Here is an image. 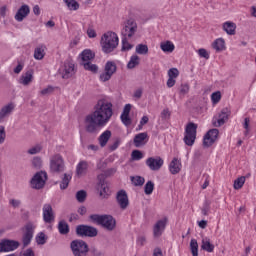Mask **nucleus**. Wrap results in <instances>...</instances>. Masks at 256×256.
Instances as JSON below:
<instances>
[{
	"label": "nucleus",
	"mask_w": 256,
	"mask_h": 256,
	"mask_svg": "<svg viewBox=\"0 0 256 256\" xmlns=\"http://www.w3.org/2000/svg\"><path fill=\"white\" fill-rule=\"evenodd\" d=\"M36 243L37 245H45L47 243V235L43 232L38 233L36 235Z\"/></svg>",
	"instance_id": "nucleus-41"
},
{
	"label": "nucleus",
	"mask_w": 256,
	"mask_h": 256,
	"mask_svg": "<svg viewBox=\"0 0 256 256\" xmlns=\"http://www.w3.org/2000/svg\"><path fill=\"white\" fill-rule=\"evenodd\" d=\"M116 199L121 209L129 207V197L127 196V192H125V190H120L117 193Z\"/></svg>",
	"instance_id": "nucleus-21"
},
{
	"label": "nucleus",
	"mask_w": 256,
	"mask_h": 256,
	"mask_svg": "<svg viewBox=\"0 0 256 256\" xmlns=\"http://www.w3.org/2000/svg\"><path fill=\"white\" fill-rule=\"evenodd\" d=\"M164 161L161 157H149L146 160V165L149 167L150 171H159L163 167Z\"/></svg>",
	"instance_id": "nucleus-18"
},
{
	"label": "nucleus",
	"mask_w": 256,
	"mask_h": 256,
	"mask_svg": "<svg viewBox=\"0 0 256 256\" xmlns=\"http://www.w3.org/2000/svg\"><path fill=\"white\" fill-rule=\"evenodd\" d=\"M20 85H24L27 87L30 83H33V72L27 71L24 75H22L19 79Z\"/></svg>",
	"instance_id": "nucleus-27"
},
{
	"label": "nucleus",
	"mask_w": 256,
	"mask_h": 256,
	"mask_svg": "<svg viewBox=\"0 0 256 256\" xmlns=\"http://www.w3.org/2000/svg\"><path fill=\"white\" fill-rule=\"evenodd\" d=\"M246 179L247 178L245 176H241V177L237 178L234 181V185H233L234 189H236V190L241 189L243 187V185H245V180Z\"/></svg>",
	"instance_id": "nucleus-42"
},
{
	"label": "nucleus",
	"mask_w": 256,
	"mask_h": 256,
	"mask_svg": "<svg viewBox=\"0 0 256 256\" xmlns=\"http://www.w3.org/2000/svg\"><path fill=\"white\" fill-rule=\"evenodd\" d=\"M180 93H182V95L189 93V85L182 84L180 87Z\"/></svg>",
	"instance_id": "nucleus-60"
},
{
	"label": "nucleus",
	"mask_w": 256,
	"mask_h": 256,
	"mask_svg": "<svg viewBox=\"0 0 256 256\" xmlns=\"http://www.w3.org/2000/svg\"><path fill=\"white\" fill-rule=\"evenodd\" d=\"M113 117V104L108 100H98L94 107V112L87 115L84 120V125L87 133L97 135L101 127H105Z\"/></svg>",
	"instance_id": "nucleus-1"
},
{
	"label": "nucleus",
	"mask_w": 256,
	"mask_h": 256,
	"mask_svg": "<svg viewBox=\"0 0 256 256\" xmlns=\"http://www.w3.org/2000/svg\"><path fill=\"white\" fill-rule=\"evenodd\" d=\"M210 209H211V202L206 200L202 207V215H209Z\"/></svg>",
	"instance_id": "nucleus-52"
},
{
	"label": "nucleus",
	"mask_w": 256,
	"mask_h": 256,
	"mask_svg": "<svg viewBox=\"0 0 256 256\" xmlns=\"http://www.w3.org/2000/svg\"><path fill=\"white\" fill-rule=\"evenodd\" d=\"M10 205H12V207L17 209V207L21 206V200L11 199L10 200Z\"/></svg>",
	"instance_id": "nucleus-61"
},
{
	"label": "nucleus",
	"mask_w": 256,
	"mask_h": 256,
	"mask_svg": "<svg viewBox=\"0 0 256 256\" xmlns=\"http://www.w3.org/2000/svg\"><path fill=\"white\" fill-rule=\"evenodd\" d=\"M43 221L46 223H53L55 221V213L51 204H44L43 208Z\"/></svg>",
	"instance_id": "nucleus-19"
},
{
	"label": "nucleus",
	"mask_w": 256,
	"mask_h": 256,
	"mask_svg": "<svg viewBox=\"0 0 256 256\" xmlns=\"http://www.w3.org/2000/svg\"><path fill=\"white\" fill-rule=\"evenodd\" d=\"M127 39L129 38L127 37L122 38V51H131V48L133 47V45L129 43V40Z\"/></svg>",
	"instance_id": "nucleus-46"
},
{
	"label": "nucleus",
	"mask_w": 256,
	"mask_h": 256,
	"mask_svg": "<svg viewBox=\"0 0 256 256\" xmlns=\"http://www.w3.org/2000/svg\"><path fill=\"white\" fill-rule=\"evenodd\" d=\"M98 189L100 191L101 197H105V195H109V186H107V184H102L98 186Z\"/></svg>",
	"instance_id": "nucleus-48"
},
{
	"label": "nucleus",
	"mask_w": 256,
	"mask_h": 256,
	"mask_svg": "<svg viewBox=\"0 0 256 256\" xmlns=\"http://www.w3.org/2000/svg\"><path fill=\"white\" fill-rule=\"evenodd\" d=\"M13 109H15V104L9 103L1 108L0 110V121H4L6 117H9L11 113H13Z\"/></svg>",
	"instance_id": "nucleus-22"
},
{
	"label": "nucleus",
	"mask_w": 256,
	"mask_h": 256,
	"mask_svg": "<svg viewBox=\"0 0 256 256\" xmlns=\"http://www.w3.org/2000/svg\"><path fill=\"white\" fill-rule=\"evenodd\" d=\"M153 256H163V251L161 250V248H155Z\"/></svg>",
	"instance_id": "nucleus-64"
},
{
	"label": "nucleus",
	"mask_w": 256,
	"mask_h": 256,
	"mask_svg": "<svg viewBox=\"0 0 256 256\" xmlns=\"http://www.w3.org/2000/svg\"><path fill=\"white\" fill-rule=\"evenodd\" d=\"M87 169H89V164L87 161H80L76 167V175H78V177L87 175Z\"/></svg>",
	"instance_id": "nucleus-25"
},
{
	"label": "nucleus",
	"mask_w": 256,
	"mask_h": 256,
	"mask_svg": "<svg viewBox=\"0 0 256 256\" xmlns=\"http://www.w3.org/2000/svg\"><path fill=\"white\" fill-rule=\"evenodd\" d=\"M211 100L213 103H219V101H221V92L212 93Z\"/></svg>",
	"instance_id": "nucleus-54"
},
{
	"label": "nucleus",
	"mask_w": 256,
	"mask_h": 256,
	"mask_svg": "<svg viewBox=\"0 0 256 256\" xmlns=\"http://www.w3.org/2000/svg\"><path fill=\"white\" fill-rule=\"evenodd\" d=\"M229 119V109L223 108L221 112L219 113L218 117H214L212 120V123L214 127H221L222 125H225Z\"/></svg>",
	"instance_id": "nucleus-17"
},
{
	"label": "nucleus",
	"mask_w": 256,
	"mask_h": 256,
	"mask_svg": "<svg viewBox=\"0 0 256 256\" xmlns=\"http://www.w3.org/2000/svg\"><path fill=\"white\" fill-rule=\"evenodd\" d=\"M71 179H73V176L69 173H65L62 177V181L60 182V189L64 191L69 187V183H71Z\"/></svg>",
	"instance_id": "nucleus-32"
},
{
	"label": "nucleus",
	"mask_w": 256,
	"mask_h": 256,
	"mask_svg": "<svg viewBox=\"0 0 256 256\" xmlns=\"http://www.w3.org/2000/svg\"><path fill=\"white\" fill-rule=\"evenodd\" d=\"M160 117L163 121H168V119L171 118V112L169 111V108L164 109L161 112Z\"/></svg>",
	"instance_id": "nucleus-53"
},
{
	"label": "nucleus",
	"mask_w": 256,
	"mask_h": 256,
	"mask_svg": "<svg viewBox=\"0 0 256 256\" xmlns=\"http://www.w3.org/2000/svg\"><path fill=\"white\" fill-rule=\"evenodd\" d=\"M121 145V139L117 138L112 145H110V151H115Z\"/></svg>",
	"instance_id": "nucleus-59"
},
{
	"label": "nucleus",
	"mask_w": 256,
	"mask_h": 256,
	"mask_svg": "<svg viewBox=\"0 0 256 256\" xmlns=\"http://www.w3.org/2000/svg\"><path fill=\"white\" fill-rule=\"evenodd\" d=\"M190 250H191L192 256H199V244L197 243V240L191 239Z\"/></svg>",
	"instance_id": "nucleus-38"
},
{
	"label": "nucleus",
	"mask_w": 256,
	"mask_h": 256,
	"mask_svg": "<svg viewBox=\"0 0 256 256\" xmlns=\"http://www.w3.org/2000/svg\"><path fill=\"white\" fill-rule=\"evenodd\" d=\"M131 181L135 187H141L145 184V178L141 176H132Z\"/></svg>",
	"instance_id": "nucleus-40"
},
{
	"label": "nucleus",
	"mask_w": 256,
	"mask_h": 256,
	"mask_svg": "<svg viewBox=\"0 0 256 256\" xmlns=\"http://www.w3.org/2000/svg\"><path fill=\"white\" fill-rule=\"evenodd\" d=\"M65 171V160L60 154H54L50 157V173L59 175Z\"/></svg>",
	"instance_id": "nucleus-5"
},
{
	"label": "nucleus",
	"mask_w": 256,
	"mask_h": 256,
	"mask_svg": "<svg viewBox=\"0 0 256 256\" xmlns=\"http://www.w3.org/2000/svg\"><path fill=\"white\" fill-rule=\"evenodd\" d=\"M91 221L97 223V225H101L106 231H113L117 225V221L111 215H99V214H92L90 215Z\"/></svg>",
	"instance_id": "nucleus-3"
},
{
	"label": "nucleus",
	"mask_w": 256,
	"mask_h": 256,
	"mask_svg": "<svg viewBox=\"0 0 256 256\" xmlns=\"http://www.w3.org/2000/svg\"><path fill=\"white\" fill-rule=\"evenodd\" d=\"M133 161H141L143 159V153L139 150H134L131 155Z\"/></svg>",
	"instance_id": "nucleus-51"
},
{
	"label": "nucleus",
	"mask_w": 256,
	"mask_h": 256,
	"mask_svg": "<svg viewBox=\"0 0 256 256\" xmlns=\"http://www.w3.org/2000/svg\"><path fill=\"white\" fill-rule=\"evenodd\" d=\"M45 49H47V47L43 44L36 47L34 50V59L37 61L43 60L45 58Z\"/></svg>",
	"instance_id": "nucleus-26"
},
{
	"label": "nucleus",
	"mask_w": 256,
	"mask_h": 256,
	"mask_svg": "<svg viewBox=\"0 0 256 256\" xmlns=\"http://www.w3.org/2000/svg\"><path fill=\"white\" fill-rule=\"evenodd\" d=\"M147 242V239L145 238V236H140L137 239V243L138 245H140L141 247H143V245H145V243Z\"/></svg>",
	"instance_id": "nucleus-63"
},
{
	"label": "nucleus",
	"mask_w": 256,
	"mask_h": 256,
	"mask_svg": "<svg viewBox=\"0 0 256 256\" xmlns=\"http://www.w3.org/2000/svg\"><path fill=\"white\" fill-rule=\"evenodd\" d=\"M87 35L90 39H95V37H97V32H95V29H93V27H89L87 29Z\"/></svg>",
	"instance_id": "nucleus-58"
},
{
	"label": "nucleus",
	"mask_w": 256,
	"mask_h": 256,
	"mask_svg": "<svg viewBox=\"0 0 256 256\" xmlns=\"http://www.w3.org/2000/svg\"><path fill=\"white\" fill-rule=\"evenodd\" d=\"M35 229H37V224L34 222H28L24 226L22 235V243L24 247L30 245L33 240V235L35 234Z\"/></svg>",
	"instance_id": "nucleus-7"
},
{
	"label": "nucleus",
	"mask_w": 256,
	"mask_h": 256,
	"mask_svg": "<svg viewBox=\"0 0 256 256\" xmlns=\"http://www.w3.org/2000/svg\"><path fill=\"white\" fill-rule=\"evenodd\" d=\"M70 248L74 256H87V253H89V245L83 240L72 241Z\"/></svg>",
	"instance_id": "nucleus-6"
},
{
	"label": "nucleus",
	"mask_w": 256,
	"mask_h": 256,
	"mask_svg": "<svg viewBox=\"0 0 256 256\" xmlns=\"http://www.w3.org/2000/svg\"><path fill=\"white\" fill-rule=\"evenodd\" d=\"M136 53L138 55H147V53H149V46H147L146 44L136 45Z\"/></svg>",
	"instance_id": "nucleus-39"
},
{
	"label": "nucleus",
	"mask_w": 256,
	"mask_h": 256,
	"mask_svg": "<svg viewBox=\"0 0 256 256\" xmlns=\"http://www.w3.org/2000/svg\"><path fill=\"white\" fill-rule=\"evenodd\" d=\"M81 65H83L86 71H91L92 73H97L99 71V67L95 64H92V59H95V53L91 50H84L81 55Z\"/></svg>",
	"instance_id": "nucleus-4"
},
{
	"label": "nucleus",
	"mask_w": 256,
	"mask_h": 256,
	"mask_svg": "<svg viewBox=\"0 0 256 256\" xmlns=\"http://www.w3.org/2000/svg\"><path fill=\"white\" fill-rule=\"evenodd\" d=\"M251 123V120L249 118L244 119L243 127L245 129L244 136L247 137L249 135V131H251V128H249V125Z\"/></svg>",
	"instance_id": "nucleus-50"
},
{
	"label": "nucleus",
	"mask_w": 256,
	"mask_h": 256,
	"mask_svg": "<svg viewBox=\"0 0 256 256\" xmlns=\"http://www.w3.org/2000/svg\"><path fill=\"white\" fill-rule=\"evenodd\" d=\"M141 63V58L137 54H134L130 57V60L127 64V69H135Z\"/></svg>",
	"instance_id": "nucleus-31"
},
{
	"label": "nucleus",
	"mask_w": 256,
	"mask_h": 256,
	"mask_svg": "<svg viewBox=\"0 0 256 256\" xmlns=\"http://www.w3.org/2000/svg\"><path fill=\"white\" fill-rule=\"evenodd\" d=\"M47 182V172H37L30 181L32 189H43Z\"/></svg>",
	"instance_id": "nucleus-11"
},
{
	"label": "nucleus",
	"mask_w": 256,
	"mask_h": 256,
	"mask_svg": "<svg viewBox=\"0 0 256 256\" xmlns=\"http://www.w3.org/2000/svg\"><path fill=\"white\" fill-rule=\"evenodd\" d=\"M121 121L124 125H131V118H129V114H121Z\"/></svg>",
	"instance_id": "nucleus-55"
},
{
	"label": "nucleus",
	"mask_w": 256,
	"mask_h": 256,
	"mask_svg": "<svg viewBox=\"0 0 256 256\" xmlns=\"http://www.w3.org/2000/svg\"><path fill=\"white\" fill-rule=\"evenodd\" d=\"M169 171L172 175H177L181 171V160L173 158L169 164Z\"/></svg>",
	"instance_id": "nucleus-24"
},
{
	"label": "nucleus",
	"mask_w": 256,
	"mask_h": 256,
	"mask_svg": "<svg viewBox=\"0 0 256 256\" xmlns=\"http://www.w3.org/2000/svg\"><path fill=\"white\" fill-rule=\"evenodd\" d=\"M43 147L39 144L33 146L32 148L27 150L28 155H37L38 153H41Z\"/></svg>",
	"instance_id": "nucleus-45"
},
{
	"label": "nucleus",
	"mask_w": 256,
	"mask_h": 256,
	"mask_svg": "<svg viewBox=\"0 0 256 256\" xmlns=\"http://www.w3.org/2000/svg\"><path fill=\"white\" fill-rule=\"evenodd\" d=\"M49 93H53V87L51 86H48L41 91V95H49Z\"/></svg>",
	"instance_id": "nucleus-62"
},
{
	"label": "nucleus",
	"mask_w": 256,
	"mask_h": 256,
	"mask_svg": "<svg viewBox=\"0 0 256 256\" xmlns=\"http://www.w3.org/2000/svg\"><path fill=\"white\" fill-rule=\"evenodd\" d=\"M223 31L227 33V35H235V31L237 29V24L231 21H227L223 24Z\"/></svg>",
	"instance_id": "nucleus-28"
},
{
	"label": "nucleus",
	"mask_w": 256,
	"mask_h": 256,
	"mask_svg": "<svg viewBox=\"0 0 256 256\" xmlns=\"http://www.w3.org/2000/svg\"><path fill=\"white\" fill-rule=\"evenodd\" d=\"M76 233L79 237H97V228L88 225H78Z\"/></svg>",
	"instance_id": "nucleus-12"
},
{
	"label": "nucleus",
	"mask_w": 256,
	"mask_h": 256,
	"mask_svg": "<svg viewBox=\"0 0 256 256\" xmlns=\"http://www.w3.org/2000/svg\"><path fill=\"white\" fill-rule=\"evenodd\" d=\"M169 220L167 219V217H164L160 220H158L154 226H153V236L157 239L159 237H161V235H163V233L165 232V228L167 227V222Z\"/></svg>",
	"instance_id": "nucleus-16"
},
{
	"label": "nucleus",
	"mask_w": 256,
	"mask_h": 256,
	"mask_svg": "<svg viewBox=\"0 0 256 256\" xmlns=\"http://www.w3.org/2000/svg\"><path fill=\"white\" fill-rule=\"evenodd\" d=\"M201 249H203V251H207L208 253H213L215 250V245L211 243V239L204 237L202 238Z\"/></svg>",
	"instance_id": "nucleus-29"
},
{
	"label": "nucleus",
	"mask_w": 256,
	"mask_h": 256,
	"mask_svg": "<svg viewBox=\"0 0 256 256\" xmlns=\"http://www.w3.org/2000/svg\"><path fill=\"white\" fill-rule=\"evenodd\" d=\"M213 49L223 51V49H225V40L223 38L216 39L213 43Z\"/></svg>",
	"instance_id": "nucleus-36"
},
{
	"label": "nucleus",
	"mask_w": 256,
	"mask_h": 256,
	"mask_svg": "<svg viewBox=\"0 0 256 256\" xmlns=\"http://www.w3.org/2000/svg\"><path fill=\"white\" fill-rule=\"evenodd\" d=\"M168 77L171 79H177L179 77V70L177 68H171L168 70Z\"/></svg>",
	"instance_id": "nucleus-49"
},
{
	"label": "nucleus",
	"mask_w": 256,
	"mask_h": 256,
	"mask_svg": "<svg viewBox=\"0 0 256 256\" xmlns=\"http://www.w3.org/2000/svg\"><path fill=\"white\" fill-rule=\"evenodd\" d=\"M137 22L134 19H128L124 22L121 35L122 37H126L128 39H132V37H135V33H137Z\"/></svg>",
	"instance_id": "nucleus-8"
},
{
	"label": "nucleus",
	"mask_w": 256,
	"mask_h": 256,
	"mask_svg": "<svg viewBox=\"0 0 256 256\" xmlns=\"http://www.w3.org/2000/svg\"><path fill=\"white\" fill-rule=\"evenodd\" d=\"M32 165L35 169H41V167H43V160L41 157L36 156L32 159Z\"/></svg>",
	"instance_id": "nucleus-47"
},
{
	"label": "nucleus",
	"mask_w": 256,
	"mask_h": 256,
	"mask_svg": "<svg viewBox=\"0 0 256 256\" xmlns=\"http://www.w3.org/2000/svg\"><path fill=\"white\" fill-rule=\"evenodd\" d=\"M184 136V143L188 145V147H192L195 143V139H197V126L195 123L191 122L187 125Z\"/></svg>",
	"instance_id": "nucleus-10"
},
{
	"label": "nucleus",
	"mask_w": 256,
	"mask_h": 256,
	"mask_svg": "<svg viewBox=\"0 0 256 256\" xmlns=\"http://www.w3.org/2000/svg\"><path fill=\"white\" fill-rule=\"evenodd\" d=\"M58 231L60 235H68L69 233V224L65 222V220H61L58 223Z\"/></svg>",
	"instance_id": "nucleus-34"
},
{
	"label": "nucleus",
	"mask_w": 256,
	"mask_h": 256,
	"mask_svg": "<svg viewBox=\"0 0 256 256\" xmlns=\"http://www.w3.org/2000/svg\"><path fill=\"white\" fill-rule=\"evenodd\" d=\"M117 71V65L115 62L108 61L105 64V69L102 74H100V81L105 83L106 81H109L111 77H113L114 73Z\"/></svg>",
	"instance_id": "nucleus-13"
},
{
	"label": "nucleus",
	"mask_w": 256,
	"mask_h": 256,
	"mask_svg": "<svg viewBox=\"0 0 256 256\" xmlns=\"http://www.w3.org/2000/svg\"><path fill=\"white\" fill-rule=\"evenodd\" d=\"M111 139V131L106 130L104 131L98 138V141L100 143L101 147H105L107 143H109V140Z\"/></svg>",
	"instance_id": "nucleus-30"
},
{
	"label": "nucleus",
	"mask_w": 256,
	"mask_h": 256,
	"mask_svg": "<svg viewBox=\"0 0 256 256\" xmlns=\"http://www.w3.org/2000/svg\"><path fill=\"white\" fill-rule=\"evenodd\" d=\"M198 55L203 59H209V52H207V50H205L204 48H200L198 50Z\"/></svg>",
	"instance_id": "nucleus-56"
},
{
	"label": "nucleus",
	"mask_w": 256,
	"mask_h": 256,
	"mask_svg": "<svg viewBox=\"0 0 256 256\" xmlns=\"http://www.w3.org/2000/svg\"><path fill=\"white\" fill-rule=\"evenodd\" d=\"M155 189V184L152 181H148L144 186L145 195H151Z\"/></svg>",
	"instance_id": "nucleus-43"
},
{
	"label": "nucleus",
	"mask_w": 256,
	"mask_h": 256,
	"mask_svg": "<svg viewBox=\"0 0 256 256\" xmlns=\"http://www.w3.org/2000/svg\"><path fill=\"white\" fill-rule=\"evenodd\" d=\"M148 137L149 136L147 135V132H142V133L137 134L134 137L135 147H143V145H145L147 143Z\"/></svg>",
	"instance_id": "nucleus-23"
},
{
	"label": "nucleus",
	"mask_w": 256,
	"mask_h": 256,
	"mask_svg": "<svg viewBox=\"0 0 256 256\" xmlns=\"http://www.w3.org/2000/svg\"><path fill=\"white\" fill-rule=\"evenodd\" d=\"M119 45V36L115 32H106L101 38L103 53H113Z\"/></svg>",
	"instance_id": "nucleus-2"
},
{
	"label": "nucleus",
	"mask_w": 256,
	"mask_h": 256,
	"mask_svg": "<svg viewBox=\"0 0 256 256\" xmlns=\"http://www.w3.org/2000/svg\"><path fill=\"white\" fill-rule=\"evenodd\" d=\"M29 13H31L29 5L24 4L18 9L17 13L15 14V20L21 23V21H23V19H25L29 15Z\"/></svg>",
	"instance_id": "nucleus-20"
},
{
	"label": "nucleus",
	"mask_w": 256,
	"mask_h": 256,
	"mask_svg": "<svg viewBox=\"0 0 256 256\" xmlns=\"http://www.w3.org/2000/svg\"><path fill=\"white\" fill-rule=\"evenodd\" d=\"M59 74L62 79H71L75 75V62L71 59H67L59 68Z\"/></svg>",
	"instance_id": "nucleus-9"
},
{
	"label": "nucleus",
	"mask_w": 256,
	"mask_h": 256,
	"mask_svg": "<svg viewBox=\"0 0 256 256\" xmlns=\"http://www.w3.org/2000/svg\"><path fill=\"white\" fill-rule=\"evenodd\" d=\"M19 249V241L2 239L0 241V253H9Z\"/></svg>",
	"instance_id": "nucleus-14"
},
{
	"label": "nucleus",
	"mask_w": 256,
	"mask_h": 256,
	"mask_svg": "<svg viewBox=\"0 0 256 256\" xmlns=\"http://www.w3.org/2000/svg\"><path fill=\"white\" fill-rule=\"evenodd\" d=\"M160 48L164 53H173L175 51V45L171 41L162 42Z\"/></svg>",
	"instance_id": "nucleus-33"
},
{
	"label": "nucleus",
	"mask_w": 256,
	"mask_h": 256,
	"mask_svg": "<svg viewBox=\"0 0 256 256\" xmlns=\"http://www.w3.org/2000/svg\"><path fill=\"white\" fill-rule=\"evenodd\" d=\"M63 1L70 11H77V9H79V3L77 0H63Z\"/></svg>",
	"instance_id": "nucleus-37"
},
{
	"label": "nucleus",
	"mask_w": 256,
	"mask_h": 256,
	"mask_svg": "<svg viewBox=\"0 0 256 256\" xmlns=\"http://www.w3.org/2000/svg\"><path fill=\"white\" fill-rule=\"evenodd\" d=\"M113 173H115V169H110L108 171H106V174H100L97 176L98 179V187L101 185H105L107 184V182L105 181V177L106 175H113Z\"/></svg>",
	"instance_id": "nucleus-35"
},
{
	"label": "nucleus",
	"mask_w": 256,
	"mask_h": 256,
	"mask_svg": "<svg viewBox=\"0 0 256 256\" xmlns=\"http://www.w3.org/2000/svg\"><path fill=\"white\" fill-rule=\"evenodd\" d=\"M5 137H6L5 127L0 126V145H3V143H5Z\"/></svg>",
	"instance_id": "nucleus-57"
},
{
	"label": "nucleus",
	"mask_w": 256,
	"mask_h": 256,
	"mask_svg": "<svg viewBox=\"0 0 256 256\" xmlns=\"http://www.w3.org/2000/svg\"><path fill=\"white\" fill-rule=\"evenodd\" d=\"M219 137V130L217 128L209 130L203 138V147H211Z\"/></svg>",
	"instance_id": "nucleus-15"
},
{
	"label": "nucleus",
	"mask_w": 256,
	"mask_h": 256,
	"mask_svg": "<svg viewBox=\"0 0 256 256\" xmlns=\"http://www.w3.org/2000/svg\"><path fill=\"white\" fill-rule=\"evenodd\" d=\"M76 199L78 203H85L87 199V192L85 190H80L76 193Z\"/></svg>",
	"instance_id": "nucleus-44"
}]
</instances>
